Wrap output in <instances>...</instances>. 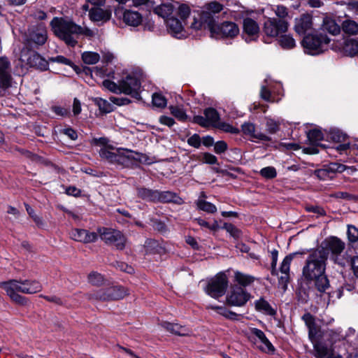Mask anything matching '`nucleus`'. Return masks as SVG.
<instances>
[{"instance_id": "ea45409f", "label": "nucleus", "mask_w": 358, "mask_h": 358, "mask_svg": "<svg viewBox=\"0 0 358 358\" xmlns=\"http://www.w3.org/2000/svg\"><path fill=\"white\" fill-rule=\"evenodd\" d=\"M138 196L143 199L150 201H157L158 190H152L147 188H138Z\"/></svg>"}, {"instance_id": "5fc2aeb1", "label": "nucleus", "mask_w": 358, "mask_h": 358, "mask_svg": "<svg viewBox=\"0 0 358 358\" xmlns=\"http://www.w3.org/2000/svg\"><path fill=\"white\" fill-rule=\"evenodd\" d=\"M152 104L157 108H163L166 106L167 101L166 98L161 94L155 93L152 94Z\"/></svg>"}, {"instance_id": "338daca9", "label": "nucleus", "mask_w": 358, "mask_h": 358, "mask_svg": "<svg viewBox=\"0 0 358 358\" xmlns=\"http://www.w3.org/2000/svg\"><path fill=\"white\" fill-rule=\"evenodd\" d=\"M278 252L276 250L271 251V274L275 275L278 274L276 270L277 262H278Z\"/></svg>"}, {"instance_id": "49530a36", "label": "nucleus", "mask_w": 358, "mask_h": 358, "mask_svg": "<svg viewBox=\"0 0 358 358\" xmlns=\"http://www.w3.org/2000/svg\"><path fill=\"white\" fill-rule=\"evenodd\" d=\"M24 285L26 289H29L31 291L27 294H33L39 292L42 290L43 287L40 282L37 280H24Z\"/></svg>"}, {"instance_id": "864d4df0", "label": "nucleus", "mask_w": 358, "mask_h": 358, "mask_svg": "<svg viewBox=\"0 0 358 358\" xmlns=\"http://www.w3.org/2000/svg\"><path fill=\"white\" fill-rule=\"evenodd\" d=\"M88 282L95 286H100L104 282V278L103 276L95 271L91 272L88 275Z\"/></svg>"}, {"instance_id": "6ab92c4d", "label": "nucleus", "mask_w": 358, "mask_h": 358, "mask_svg": "<svg viewBox=\"0 0 358 358\" xmlns=\"http://www.w3.org/2000/svg\"><path fill=\"white\" fill-rule=\"evenodd\" d=\"M259 31V27L254 20L245 18L243 20V37L247 43L256 40Z\"/></svg>"}, {"instance_id": "4468645a", "label": "nucleus", "mask_w": 358, "mask_h": 358, "mask_svg": "<svg viewBox=\"0 0 358 358\" xmlns=\"http://www.w3.org/2000/svg\"><path fill=\"white\" fill-rule=\"evenodd\" d=\"M216 33L213 34L210 33L211 36L215 38H234L239 33V28L236 23L232 22H224L221 24L217 25L215 24Z\"/></svg>"}, {"instance_id": "4be33fe9", "label": "nucleus", "mask_w": 358, "mask_h": 358, "mask_svg": "<svg viewBox=\"0 0 358 358\" xmlns=\"http://www.w3.org/2000/svg\"><path fill=\"white\" fill-rule=\"evenodd\" d=\"M265 82L266 83V85H263L261 87V97L266 101H274V99L272 98L271 93L280 94L281 91L282 90V85L280 83H268L267 80H266Z\"/></svg>"}, {"instance_id": "ddd939ff", "label": "nucleus", "mask_w": 358, "mask_h": 358, "mask_svg": "<svg viewBox=\"0 0 358 358\" xmlns=\"http://www.w3.org/2000/svg\"><path fill=\"white\" fill-rule=\"evenodd\" d=\"M115 15L127 25L131 27H138L143 21V17L140 13L130 9L119 8L115 10Z\"/></svg>"}, {"instance_id": "20e7f679", "label": "nucleus", "mask_w": 358, "mask_h": 358, "mask_svg": "<svg viewBox=\"0 0 358 358\" xmlns=\"http://www.w3.org/2000/svg\"><path fill=\"white\" fill-rule=\"evenodd\" d=\"M304 321L308 329V338L313 345L316 358H343L340 355H335L332 347H328L319 339V330L315 322L314 317L310 313L303 315Z\"/></svg>"}, {"instance_id": "052dcab7", "label": "nucleus", "mask_w": 358, "mask_h": 358, "mask_svg": "<svg viewBox=\"0 0 358 358\" xmlns=\"http://www.w3.org/2000/svg\"><path fill=\"white\" fill-rule=\"evenodd\" d=\"M144 248L147 254L155 252L158 248V243L155 240L148 239L145 242Z\"/></svg>"}, {"instance_id": "412c9836", "label": "nucleus", "mask_w": 358, "mask_h": 358, "mask_svg": "<svg viewBox=\"0 0 358 358\" xmlns=\"http://www.w3.org/2000/svg\"><path fill=\"white\" fill-rule=\"evenodd\" d=\"M102 6H95L90 8L89 17L90 19L96 22H105L111 17V10L106 8H102Z\"/></svg>"}, {"instance_id": "cd10ccee", "label": "nucleus", "mask_w": 358, "mask_h": 358, "mask_svg": "<svg viewBox=\"0 0 358 358\" xmlns=\"http://www.w3.org/2000/svg\"><path fill=\"white\" fill-rule=\"evenodd\" d=\"M313 27L312 16L309 14H303L295 20L294 29L299 34H304Z\"/></svg>"}, {"instance_id": "1a4fd4ad", "label": "nucleus", "mask_w": 358, "mask_h": 358, "mask_svg": "<svg viewBox=\"0 0 358 358\" xmlns=\"http://www.w3.org/2000/svg\"><path fill=\"white\" fill-rule=\"evenodd\" d=\"M101 240L106 243L115 245L118 250L125 247L126 238L120 231L113 229L102 228L99 230Z\"/></svg>"}, {"instance_id": "a878e982", "label": "nucleus", "mask_w": 358, "mask_h": 358, "mask_svg": "<svg viewBox=\"0 0 358 358\" xmlns=\"http://www.w3.org/2000/svg\"><path fill=\"white\" fill-rule=\"evenodd\" d=\"M343 167L342 165L336 163H331L329 165L324 166L322 169L316 171L317 176L320 180H327L328 178H333L336 172H342Z\"/></svg>"}, {"instance_id": "2eb2a0df", "label": "nucleus", "mask_w": 358, "mask_h": 358, "mask_svg": "<svg viewBox=\"0 0 358 358\" xmlns=\"http://www.w3.org/2000/svg\"><path fill=\"white\" fill-rule=\"evenodd\" d=\"M327 248L331 251L332 258L335 263L344 266L345 261L341 257V253L345 248V243L336 237H332L327 242Z\"/></svg>"}, {"instance_id": "423d86ee", "label": "nucleus", "mask_w": 358, "mask_h": 358, "mask_svg": "<svg viewBox=\"0 0 358 358\" xmlns=\"http://www.w3.org/2000/svg\"><path fill=\"white\" fill-rule=\"evenodd\" d=\"M330 41L331 39L327 34L318 30L305 36L302 41V45L306 53L317 55L324 51Z\"/></svg>"}, {"instance_id": "0eeeda50", "label": "nucleus", "mask_w": 358, "mask_h": 358, "mask_svg": "<svg viewBox=\"0 0 358 358\" xmlns=\"http://www.w3.org/2000/svg\"><path fill=\"white\" fill-rule=\"evenodd\" d=\"M0 288L4 289L6 294L15 303L21 306L28 304L29 301L27 298L18 294V292L26 294L31 291L29 289L24 287L23 280H9L8 281L0 282Z\"/></svg>"}, {"instance_id": "0e129e2a", "label": "nucleus", "mask_w": 358, "mask_h": 358, "mask_svg": "<svg viewBox=\"0 0 358 358\" xmlns=\"http://www.w3.org/2000/svg\"><path fill=\"white\" fill-rule=\"evenodd\" d=\"M348 236L350 242L354 243L358 241V229L352 225H348Z\"/></svg>"}, {"instance_id": "b1692460", "label": "nucleus", "mask_w": 358, "mask_h": 358, "mask_svg": "<svg viewBox=\"0 0 358 358\" xmlns=\"http://www.w3.org/2000/svg\"><path fill=\"white\" fill-rule=\"evenodd\" d=\"M71 238L76 241L85 243L95 242L97 239V234L94 232H89L85 229H75L71 231Z\"/></svg>"}, {"instance_id": "c85d7f7f", "label": "nucleus", "mask_w": 358, "mask_h": 358, "mask_svg": "<svg viewBox=\"0 0 358 358\" xmlns=\"http://www.w3.org/2000/svg\"><path fill=\"white\" fill-rule=\"evenodd\" d=\"M322 33L327 31L329 34L336 36L341 32V27L336 23V20L329 17H326L323 20L321 29Z\"/></svg>"}, {"instance_id": "13d9d810", "label": "nucleus", "mask_w": 358, "mask_h": 358, "mask_svg": "<svg viewBox=\"0 0 358 358\" xmlns=\"http://www.w3.org/2000/svg\"><path fill=\"white\" fill-rule=\"evenodd\" d=\"M215 127L218 128L225 132H228V133H231V134H238L239 132V130L238 128L234 127L232 125H231L230 124H228L226 122H219Z\"/></svg>"}, {"instance_id": "de8ad7c7", "label": "nucleus", "mask_w": 358, "mask_h": 358, "mask_svg": "<svg viewBox=\"0 0 358 358\" xmlns=\"http://www.w3.org/2000/svg\"><path fill=\"white\" fill-rule=\"evenodd\" d=\"M82 59L86 64H95L99 61L100 56L96 52L87 51L82 54Z\"/></svg>"}, {"instance_id": "7ed1b4c3", "label": "nucleus", "mask_w": 358, "mask_h": 358, "mask_svg": "<svg viewBox=\"0 0 358 358\" xmlns=\"http://www.w3.org/2000/svg\"><path fill=\"white\" fill-rule=\"evenodd\" d=\"M222 6L215 1L210 2L206 7V10H196L192 14L190 28L194 30L208 29L210 33H216L215 28V19L214 14L222 10Z\"/></svg>"}, {"instance_id": "79ce46f5", "label": "nucleus", "mask_w": 358, "mask_h": 358, "mask_svg": "<svg viewBox=\"0 0 358 358\" xmlns=\"http://www.w3.org/2000/svg\"><path fill=\"white\" fill-rule=\"evenodd\" d=\"M207 308L212 309L215 310L217 314L222 315L228 319L235 320L237 317V315L235 313L227 310L224 306L208 305Z\"/></svg>"}, {"instance_id": "6e6552de", "label": "nucleus", "mask_w": 358, "mask_h": 358, "mask_svg": "<svg viewBox=\"0 0 358 358\" xmlns=\"http://www.w3.org/2000/svg\"><path fill=\"white\" fill-rule=\"evenodd\" d=\"M228 278L224 272H220L208 280L206 287V292L214 299L224 295L228 287Z\"/></svg>"}, {"instance_id": "e433bc0d", "label": "nucleus", "mask_w": 358, "mask_h": 358, "mask_svg": "<svg viewBox=\"0 0 358 358\" xmlns=\"http://www.w3.org/2000/svg\"><path fill=\"white\" fill-rule=\"evenodd\" d=\"M155 12L159 16L165 19L170 18L173 12V6L171 3H163L155 8Z\"/></svg>"}, {"instance_id": "393cba45", "label": "nucleus", "mask_w": 358, "mask_h": 358, "mask_svg": "<svg viewBox=\"0 0 358 358\" xmlns=\"http://www.w3.org/2000/svg\"><path fill=\"white\" fill-rule=\"evenodd\" d=\"M251 333L256 338L255 342L257 343H260L259 348L262 351L266 352H273L274 351V347L262 330L257 328H252L251 329Z\"/></svg>"}, {"instance_id": "774afa93", "label": "nucleus", "mask_w": 358, "mask_h": 358, "mask_svg": "<svg viewBox=\"0 0 358 358\" xmlns=\"http://www.w3.org/2000/svg\"><path fill=\"white\" fill-rule=\"evenodd\" d=\"M187 143L195 148H199L201 145L200 136L194 134L187 139Z\"/></svg>"}, {"instance_id": "473e14b6", "label": "nucleus", "mask_w": 358, "mask_h": 358, "mask_svg": "<svg viewBox=\"0 0 358 358\" xmlns=\"http://www.w3.org/2000/svg\"><path fill=\"white\" fill-rule=\"evenodd\" d=\"M117 148H114L111 146H103L99 150V155L101 159L106 160L110 164H115L117 155Z\"/></svg>"}, {"instance_id": "603ef678", "label": "nucleus", "mask_w": 358, "mask_h": 358, "mask_svg": "<svg viewBox=\"0 0 358 358\" xmlns=\"http://www.w3.org/2000/svg\"><path fill=\"white\" fill-rule=\"evenodd\" d=\"M259 174L266 180H271L277 176V171L273 166H266L259 171Z\"/></svg>"}, {"instance_id": "69168bd1", "label": "nucleus", "mask_w": 358, "mask_h": 358, "mask_svg": "<svg viewBox=\"0 0 358 358\" xmlns=\"http://www.w3.org/2000/svg\"><path fill=\"white\" fill-rule=\"evenodd\" d=\"M135 162L148 164L152 163V161L146 155L136 152H134V163Z\"/></svg>"}, {"instance_id": "7c9ffc66", "label": "nucleus", "mask_w": 358, "mask_h": 358, "mask_svg": "<svg viewBox=\"0 0 358 358\" xmlns=\"http://www.w3.org/2000/svg\"><path fill=\"white\" fill-rule=\"evenodd\" d=\"M162 327L168 331L178 336H187L189 333L188 328L184 326H181L178 324L170 323L164 322L162 324Z\"/></svg>"}, {"instance_id": "9d476101", "label": "nucleus", "mask_w": 358, "mask_h": 358, "mask_svg": "<svg viewBox=\"0 0 358 358\" xmlns=\"http://www.w3.org/2000/svg\"><path fill=\"white\" fill-rule=\"evenodd\" d=\"M128 294L129 291L127 288L116 285L99 289L94 293V298L101 301L119 300Z\"/></svg>"}, {"instance_id": "c756f323", "label": "nucleus", "mask_w": 358, "mask_h": 358, "mask_svg": "<svg viewBox=\"0 0 358 358\" xmlns=\"http://www.w3.org/2000/svg\"><path fill=\"white\" fill-rule=\"evenodd\" d=\"M242 130L245 134L248 135L252 138H255L259 140L266 141H268L271 140L270 137H268L265 134L256 131L255 126L252 123H250V122L244 123L242 125Z\"/></svg>"}, {"instance_id": "f8f14e48", "label": "nucleus", "mask_w": 358, "mask_h": 358, "mask_svg": "<svg viewBox=\"0 0 358 358\" xmlns=\"http://www.w3.org/2000/svg\"><path fill=\"white\" fill-rule=\"evenodd\" d=\"M250 297V294L243 287L234 286L227 296V303L234 306H243Z\"/></svg>"}, {"instance_id": "09e8293b", "label": "nucleus", "mask_w": 358, "mask_h": 358, "mask_svg": "<svg viewBox=\"0 0 358 358\" xmlns=\"http://www.w3.org/2000/svg\"><path fill=\"white\" fill-rule=\"evenodd\" d=\"M307 137L312 144L317 145L323 139L324 136L321 130L313 129L308 132Z\"/></svg>"}, {"instance_id": "2f4dec72", "label": "nucleus", "mask_w": 358, "mask_h": 358, "mask_svg": "<svg viewBox=\"0 0 358 358\" xmlns=\"http://www.w3.org/2000/svg\"><path fill=\"white\" fill-rule=\"evenodd\" d=\"M157 201L164 203L173 202L176 203H181L182 199L177 194L171 191H158Z\"/></svg>"}, {"instance_id": "8fccbe9b", "label": "nucleus", "mask_w": 358, "mask_h": 358, "mask_svg": "<svg viewBox=\"0 0 358 358\" xmlns=\"http://www.w3.org/2000/svg\"><path fill=\"white\" fill-rule=\"evenodd\" d=\"M196 206L200 210L208 213H214L217 211V208L214 204L205 200L199 199Z\"/></svg>"}, {"instance_id": "4d7b16f0", "label": "nucleus", "mask_w": 358, "mask_h": 358, "mask_svg": "<svg viewBox=\"0 0 358 358\" xmlns=\"http://www.w3.org/2000/svg\"><path fill=\"white\" fill-rule=\"evenodd\" d=\"M330 138L335 142L345 141L346 135L341 131L339 129H333L329 133Z\"/></svg>"}, {"instance_id": "f257e3e1", "label": "nucleus", "mask_w": 358, "mask_h": 358, "mask_svg": "<svg viewBox=\"0 0 358 358\" xmlns=\"http://www.w3.org/2000/svg\"><path fill=\"white\" fill-rule=\"evenodd\" d=\"M327 259V255L323 249L315 250L309 255L303 268L304 278L314 281L315 288L320 292H325L329 287V282L325 275Z\"/></svg>"}, {"instance_id": "f704fd0d", "label": "nucleus", "mask_w": 358, "mask_h": 358, "mask_svg": "<svg viewBox=\"0 0 358 358\" xmlns=\"http://www.w3.org/2000/svg\"><path fill=\"white\" fill-rule=\"evenodd\" d=\"M255 309L265 315L273 316L276 314V311L273 309L269 303L264 299L261 298L255 302Z\"/></svg>"}, {"instance_id": "bf43d9fd", "label": "nucleus", "mask_w": 358, "mask_h": 358, "mask_svg": "<svg viewBox=\"0 0 358 358\" xmlns=\"http://www.w3.org/2000/svg\"><path fill=\"white\" fill-rule=\"evenodd\" d=\"M279 122H277L271 118L266 119V129L270 134H275L279 129Z\"/></svg>"}, {"instance_id": "a19ab883", "label": "nucleus", "mask_w": 358, "mask_h": 358, "mask_svg": "<svg viewBox=\"0 0 358 358\" xmlns=\"http://www.w3.org/2000/svg\"><path fill=\"white\" fill-rule=\"evenodd\" d=\"M324 335L328 337V339L332 344L336 343L337 341L342 340L344 341L345 334L342 333L341 328L336 329H329L326 331Z\"/></svg>"}, {"instance_id": "c03bdc74", "label": "nucleus", "mask_w": 358, "mask_h": 358, "mask_svg": "<svg viewBox=\"0 0 358 358\" xmlns=\"http://www.w3.org/2000/svg\"><path fill=\"white\" fill-rule=\"evenodd\" d=\"M344 341L353 347L358 346V332L350 327L345 334Z\"/></svg>"}, {"instance_id": "bb28decb", "label": "nucleus", "mask_w": 358, "mask_h": 358, "mask_svg": "<svg viewBox=\"0 0 358 358\" xmlns=\"http://www.w3.org/2000/svg\"><path fill=\"white\" fill-rule=\"evenodd\" d=\"M10 62L6 58H0V87L8 88L10 85Z\"/></svg>"}, {"instance_id": "a211bd4d", "label": "nucleus", "mask_w": 358, "mask_h": 358, "mask_svg": "<svg viewBox=\"0 0 358 358\" xmlns=\"http://www.w3.org/2000/svg\"><path fill=\"white\" fill-rule=\"evenodd\" d=\"M20 59L22 62L33 67L42 69L47 64L45 60L39 54L34 51H23Z\"/></svg>"}, {"instance_id": "39448f33", "label": "nucleus", "mask_w": 358, "mask_h": 358, "mask_svg": "<svg viewBox=\"0 0 358 358\" xmlns=\"http://www.w3.org/2000/svg\"><path fill=\"white\" fill-rule=\"evenodd\" d=\"M103 86L114 93H124L129 94L135 99H141V82L134 74H128L125 78L119 80L118 83L106 80L103 82Z\"/></svg>"}, {"instance_id": "680f3d73", "label": "nucleus", "mask_w": 358, "mask_h": 358, "mask_svg": "<svg viewBox=\"0 0 358 358\" xmlns=\"http://www.w3.org/2000/svg\"><path fill=\"white\" fill-rule=\"evenodd\" d=\"M222 229H225L231 236L238 238L240 236V231L232 224L224 223Z\"/></svg>"}, {"instance_id": "f03ea898", "label": "nucleus", "mask_w": 358, "mask_h": 358, "mask_svg": "<svg viewBox=\"0 0 358 358\" xmlns=\"http://www.w3.org/2000/svg\"><path fill=\"white\" fill-rule=\"evenodd\" d=\"M50 25L55 34L68 45L74 47L77 43V38L79 35L92 36L93 31L76 24L71 20L62 17H54Z\"/></svg>"}, {"instance_id": "a18cd8bd", "label": "nucleus", "mask_w": 358, "mask_h": 358, "mask_svg": "<svg viewBox=\"0 0 358 358\" xmlns=\"http://www.w3.org/2000/svg\"><path fill=\"white\" fill-rule=\"evenodd\" d=\"M194 11L195 10H194L193 12L191 13L190 8H189V7L188 6L185 5V4H182V5L178 6L177 13H178V14L179 15V16L180 17V18L183 21H185L187 18H189L188 22H187V24H189V26H190L191 25V22H192V14Z\"/></svg>"}, {"instance_id": "37998d69", "label": "nucleus", "mask_w": 358, "mask_h": 358, "mask_svg": "<svg viewBox=\"0 0 358 358\" xmlns=\"http://www.w3.org/2000/svg\"><path fill=\"white\" fill-rule=\"evenodd\" d=\"M278 42L283 49H292L296 45L294 39L289 34H281Z\"/></svg>"}, {"instance_id": "3c124183", "label": "nucleus", "mask_w": 358, "mask_h": 358, "mask_svg": "<svg viewBox=\"0 0 358 358\" xmlns=\"http://www.w3.org/2000/svg\"><path fill=\"white\" fill-rule=\"evenodd\" d=\"M169 110L171 113L179 121L186 120L187 115L184 109L180 106H170Z\"/></svg>"}, {"instance_id": "72a5a7b5", "label": "nucleus", "mask_w": 358, "mask_h": 358, "mask_svg": "<svg viewBox=\"0 0 358 358\" xmlns=\"http://www.w3.org/2000/svg\"><path fill=\"white\" fill-rule=\"evenodd\" d=\"M345 55L353 57L358 54V41L354 38H347L344 41L342 48Z\"/></svg>"}, {"instance_id": "c9c22d12", "label": "nucleus", "mask_w": 358, "mask_h": 358, "mask_svg": "<svg viewBox=\"0 0 358 358\" xmlns=\"http://www.w3.org/2000/svg\"><path fill=\"white\" fill-rule=\"evenodd\" d=\"M255 278L248 274L236 271L234 272V280L242 287H247L254 282Z\"/></svg>"}, {"instance_id": "dca6fc26", "label": "nucleus", "mask_w": 358, "mask_h": 358, "mask_svg": "<svg viewBox=\"0 0 358 358\" xmlns=\"http://www.w3.org/2000/svg\"><path fill=\"white\" fill-rule=\"evenodd\" d=\"M47 30L43 24H38L36 27H34L29 29V35L27 36V42L34 43L36 45H43L47 41Z\"/></svg>"}, {"instance_id": "58836bf2", "label": "nucleus", "mask_w": 358, "mask_h": 358, "mask_svg": "<svg viewBox=\"0 0 358 358\" xmlns=\"http://www.w3.org/2000/svg\"><path fill=\"white\" fill-rule=\"evenodd\" d=\"M203 114L208 120L209 126L215 127L220 122V115L217 111L215 108H208L205 109Z\"/></svg>"}, {"instance_id": "4c0bfd02", "label": "nucleus", "mask_w": 358, "mask_h": 358, "mask_svg": "<svg viewBox=\"0 0 358 358\" xmlns=\"http://www.w3.org/2000/svg\"><path fill=\"white\" fill-rule=\"evenodd\" d=\"M341 28L348 35H357L358 34V22L352 20H345L343 22Z\"/></svg>"}, {"instance_id": "9b49d317", "label": "nucleus", "mask_w": 358, "mask_h": 358, "mask_svg": "<svg viewBox=\"0 0 358 358\" xmlns=\"http://www.w3.org/2000/svg\"><path fill=\"white\" fill-rule=\"evenodd\" d=\"M288 29L287 22L282 19L268 18L264 24V32L270 37L280 36Z\"/></svg>"}, {"instance_id": "6e6d98bb", "label": "nucleus", "mask_w": 358, "mask_h": 358, "mask_svg": "<svg viewBox=\"0 0 358 358\" xmlns=\"http://www.w3.org/2000/svg\"><path fill=\"white\" fill-rule=\"evenodd\" d=\"M94 102L99 106L100 110L105 113H110L113 110V106L106 100L103 99H96Z\"/></svg>"}, {"instance_id": "5701e85b", "label": "nucleus", "mask_w": 358, "mask_h": 358, "mask_svg": "<svg viewBox=\"0 0 358 358\" xmlns=\"http://www.w3.org/2000/svg\"><path fill=\"white\" fill-rule=\"evenodd\" d=\"M116 155L117 157L115 164L128 167L134 164V151L119 148Z\"/></svg>"}, {"instance_id": "e2e57ef3", "label": "nucleus", "mask_w": 358, "mask_h": 358, "mask_svg": "<svg viewBox=\"0 0 358 358\" xmlns=\"http://www.w3.org/2000/svg\"><path fill=\"white\" fill-rule=\"evenodd\" d=\"M52 111L54 112L57 115L61 117H70L71 112L68 108L59 106H53L52 108Z\"/></svg>"}, {"instance_id": "aec40b11", "label": "nucleus", "mask_w": 358, "mask_h": 358, "mask_svg": "<svg viewBox=\"0 0 358 358\" xmlns=\"http://www.w3.org/2000/svg\"><path fill=\"white\" fill-rule=\"evenodd\" d=\"M168 32L176 38H182L186 36L183 25L178 19L171 17L165 20Z\"/></svg>"}, {"instance_id": "f3484780", "label": "nucleus", "mask_w": 358, "mask_h": 358, "mask_svg": "<svg viewBox=\"0 0 358 358\" xmlns=\"http://www.w3.org/2000/svg\"><path fill=\"white\" fill-rule=\"evenodd\" d=\"M302 254L301 252H292L287 255L281 262L280 266V271L281 275L279 278V283L286 287L289 280L290 274V265L293 259L298 255Z\"/></svg>"}]
</instances>
